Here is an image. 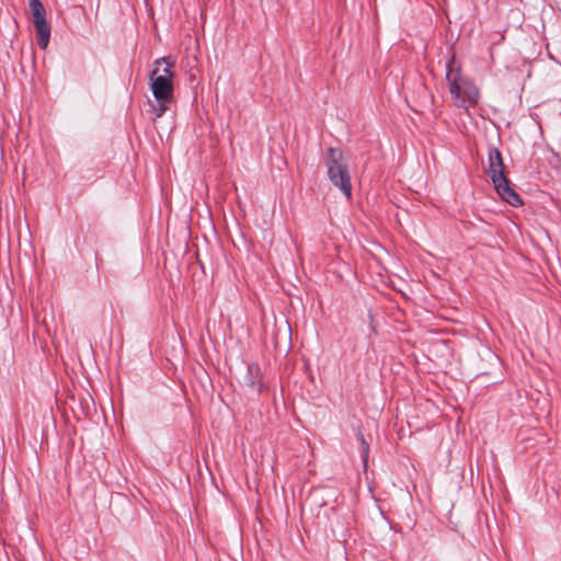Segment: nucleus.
I'll return each mask as SVG.
<instances>
[{
	"instance_id": "obj_1",
	"label": "nucleus",
	"mask_w": 561,
	"mask_h": 561,
	"mask_svg": "<svg viewBox=\"0 0 561 561\" xmlns=\"http://www.w3.org/2000/svg\"><path fill=\"white\" fill-rule=\"evenodd\" d=\"M446 80L453 101L457 106L468 108L477 104L479 91L469 79L462 76L454 56L446 64Z\"/></svg>"
},
{
	"instance_id": "obj_2",
	"label": "nucleus",
	"mask_w": 561,
	"mask_h": 561,
	"mask_svg": "<svg viewBox=\"0 0 561 561\" xmlns=\"http://www.w3.org/2000/svg\"><path fill=\"white\" fill-rule=\"evenodd\" d=\"M343 152L336 148H329L327 151V167L330 181L337 186L342 193L351 198L352 185L347 165L343 163Z\"/></svg>"
},
{
	"instance_id": "obj_3",
	"label": "nucleus",
	"mask_w": 561,
	"mask_h": 561,
	"mask_svg": "<svg viewBox=\"0 0 561 561\" xmlns=\"http://www.w3.org/2000/svg\"><path fill=\"white\" fill-rule=\"evenodd\" d=\"M493 190L497 193L502 201L513 207L523 205L520 196L512 187L508 179L503 172V160L501 152L493 148Z\"/></svg>"
},
{
	"instance_id": "obj_4",
	"label": "nucleus",
	"mask_w": 561,
	"mask_h": 561,
	"mask_svg": "<svg viewBox=\"0 0 561 561\" xmlns=\"http://www.w3.org/2000/svg\"><path fill=\"white\" fill-rule=\"evenodd\" d=\"M150 80L152 94L158 102L153 108L156 119L169 110V105L173 101V82L167 78L152 77V75H150Z\"/></svg>"
},
{
	"instance_id": "obj_5",
	"label": "nucleus",
	"mask_w": 561,
	"mask_h": 561,
	"mask_svg": "<svg viewBox=\"0 0 561 561\" xmlns=\"http://www.w3.org/2000/svg\"><path fill=\"white\" fill-rule=\"evenodd\" d=\"M28 7L33 15L37 45L46 49L50 39V25L46 19V10L39 0H30Z\"/></svg>"
},
{
	"instance_id": "obj_6",
	"label": "nucleus",
	"mask_w": 561,
	"mask_h": 561,
	"mask_svg": "<svg viewBox=\"0 0 561 561\" xmlns=\"http://www.w3.org/2000/svg\"><path fill=\"white\" fill-rule=\"evenodd\" d=\"M173 67L174 62L171 61L168 57L159 58L154 61V68L152 69L151 75L152 77L167 78L173 82Z\"/></svg>"
},
{
	"instance_id": "obj_7",
	"label": "nucleus",
	"mask_w": 561,
	"mask_h": 561,
	"mask_svg": "<svg viewBox=\"0 0 561 561\" xmlns=\"http://www.w3.org/2000/svg\"><path fill=\"white\" fill-rule=\"evenodd\" d=\"M247 385L254 391H262L264 389V383L261 380L260 368L257 365H249L248 366V377Z\"/></svg>"
},
{
	"instance_id": "obj_8",
	"label": "nucleus",
	"mask_w": 561,
	"mask_h": 561,
	"mask_svg": "<svg viewBox=\"0 0 561 561\" xmlns=\"http://www.w3.org/2000/svg\"><path fill=\"white\" fill-rule=\"evenodd\" d=\"M357 439H358V442L360 444V448H362L363 462L366 466L367 458H368V451H369V444L366 442L362 432L357 433Z\"/></svg>"
},
{
	"instance_id": "obj_9",
	"label": "nucleus",
	"mask_w": 561,
	"mask_h": 561,
	"mask_svg": "<svg viewBox=\"0 0 561 561\" xmlns=\"http://www.w3.org/2000/svg\"><path fill=\"white\" fill-rule=\"evenodd\" d=\"M488 161H489V165L488 168L491 169V149H488Z\"/></svg>"
}]
</instances>
